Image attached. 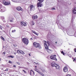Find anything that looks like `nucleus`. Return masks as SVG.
<instances>
[{"mask_svg":"<svg viewBox=\"0 0 76 76\" xmlns=\"http://www.w3.org/2000/svg\"><path fill=\"white\" fill-rule=\"evenodd\" d=\"M76 10L75 9H74L72 10V12H73V13H74V14H76V12H75V11L76 12Z\"/></svg>","mask_w":76,"mask_h":76,"instance_id":"obj_19","label":"nucleus"},{"mask_svg":"<svg viewBox=\"0 0 76 76\" xmlns=\"http://www.w3.org/2000/svg\"><path fill=\"white\" fill-rule=\"evenodd\" d=\"M29 56L30 57V56H31V53H29Z\"/></svg>","mask_w":76,"mask_h":76,"instance_id":"obj_42","label":"nucleus"},{"mask_svg":"<svg viewBox=\"0 0 76 76\" xmlns=\"http://www.w3.org/2000/svg\"><path fill=\"white\" fill-rule=\"evenodd\" d=\"M22 41L24 44H25L26 45H28L29 43V40L26 38H24L22 39Z\"/></svg>","mask_w":76,"mask_h":76,"instance_id":"obj_3","label":"nucleus"},{"mask_svg":"<svg viewBox=\"0 0 76 76\" xmlns=\"http://www.w3.org/2000/svg\"><path fill=\"white\" fill-rule=\"evenodd\" d=\"M1 6H2V4H0V7H1Z\"/></svg>","mask_w":76,"mask_h":76,"instance_id":"obj_43","label":"nucleus"},{"mask_svg":"<svg viewBox=\"0 0 76 76\" xmlns=\"http://www.w3.org/2000/svg\"><path fill=\"white\" fill-rule=\"evenodd\" d=\"M2 3L6 5V6H8L10 4V2L9 1H7L5 0H3L2 1Z\"/></svg>","mask_w":76,"mask_h":76,"instance_id":"obj_5","label":"nucleus"},{"mask_svg":"<svg viewBox=\"0 0 76 76\" xmlns=\"http://www.w3.org/2000/svg\"><path fill=\"white\" fill-rule=\"evenodd\" d=\"M33 44V46L36 48H38L39 49L41 48V46H40L39 44L37 43L36 42H34Z\"/></svg>","mask_w":76,"mask_h":76,"instance_id":"obj_2","label":"nucleus"},{"mask_svg":"<svg viewBox=\"0 0 76 76\" xmlns=\"http://www.w3.org/2000/svg\"><path fill=\"white\" fill-rule=\"evenodd\" d=\"M30 40H32H32H33V39H32V38H30Z\"/></svg>","mask_w":76,"mask_h":76,"instance_id":"obj_40","label":"nucleus"},{"mask_svg":"<svg viewBox=\"0 0 76 76\" xmlns=\"http://www.w3.org/2000/svg\"><path fill=\"white\" fill-rule=\"evenodd\" d=\"M52 10H56L55 8H52Z\"/></svg>","mask_w":76,"mask_h":76,"instance_id":"obj_36","label":"nucleus"},{"mask_svg":"<svg viewBox=\"0 0 76 76\" xmlns=\"http://www.w3.org/2000/svg\"><path fill=\"white\" fill-rule=\"evenodd\" d=\"M4 22H6V21H4Z\"/></svg>","mask_w":76,"mask_h":76,"instance_id":"obj_53","label":"nucleus"},{"mask_svg":"<svg viewBox=\"0 0 76 76\" xmlns=\"http://www.w3.org/2000/svg\"><path fill=\"white\" fill-rule=\"evenodd\" d=\"M17 63L18 64V65H20V63H19L17 62Z\"/></svg>","mask_w":76,"mask_h":76,"instance_id":"obj_38","label":"nucleus"},{"mask_svg":"<svg viewBox=\"0 0 76 76\" xmlns=\"http://www.w3.org/2000/svg\"><path fill=\"white\" fill-rule=\"evenodd\" d=\"M51 66L52 67H55L57 64H56V63L54 62H52L51 64Z\"/></svg>","mask_w":76,"mask_h":76,"instance_id":"obj_11","label":"nucleus"},{"mask_svg":"<svg viewBox=\"0 0 76 76\" xmlns=\"http://www.w3.org/2000/svg\"><path fill=\"white\" fill-rule=\"evenodd\" d=\"M21 68H24V69H25V68H24V67H21Z\"/></svg>","mask_w":76,"mask_h":76,"instance_id":"obj_46","label":"nucleus"},{"mask_svg":"<svg viewBox=\"0 0 76 76\" xmlns=\"http://www.w3.org/2000/svg\"><path fill=\"white\" fill-rule=\"evenodd\" d=\"M1 38L3 41H5V40L3 38V37L2 36H1Z\"/></svg>","mask_w":76,"mask_h":76,"instance_id":"obj_22","label":"nucleus"},{"mask_svg":"<svg viewBox=\"0 0 76 76\" xmlns=\"http://www.w3.org/2000/svg\"><path fill=\"white\" fill-rule=\"evenodd\" d=\"M1 19H2L3 20V19H4V17H1Z\"/></svg>","mask_w":76,"mask_h":76,"instance_id":"obj_27","label":"nucleus"},{"mask_svg":"<svg viewBox=\"0 0 76 76\" xmlns=\"http://www.w3.org/2000/svg\"><path fill=\"white\" fill-rule=\"evenodd\" d=\"M15 31H16V30H12V32H15Z\"/></svg>","mask_w":76,"mask_h":76,"instance_id":"obj_31","label":"nucleus"},{"mask_svg":"<svg viewBox=\"0 0 76 76\" xmlns=\"http://www.w3.org/2000/svg\"><path fill=\"white\" fill-rule=\"evenodd\" d=\"M44 0H38V1L39 3L37 4V7H41L42 6V4H41V3L43 2Z\"/></svg>","mask_w":76,"mask_h":76,"instance_id":"obj_4","label":"nucleus"},{"mask_svg":"<svg viewBox=\"0 0 76 76\" xmlns=\"http://www.w3.org/2000/svg\"><path fill=\"white\" fill-rule=\"evenodd\" d=\"M21 54H25V53H24L23 51L21 50Z\"/></svg>","mask_w":76,"mask_h":76,"instance_id":"obj_23","label":"nucleus"},{"mask_svg":"<svg viewBox=\"0 0 76 76\" xmlns=\"http://www.w3.org/2000/svg\"><path fill=\"white\" fill-rule=\"evenodd\" d=\"M64 72H68V69L67 68L66 66H65L64 68Z\"/></svg>","mask_w":76,"mask_h":76,"instance_id":"obj_12","label":"nucleus"},{"mask_svg":"<svg viewBox=\"0 0 76 76\" xmlns=\"http://www.w3.org/2000/svg\"><path fill=\"white\" fill-rule=\"evenodd\" d=\"M14 54L16 55V53H14Z\"/></svg>","mask_w":76,"mask_h":76,"instance_id":"obj_47","label":"nucleus"},{"mask_svg":"<svg viewBox=\"0 0 76 76\" xmlns=\"http://www.w3.org/2000/svg\"><path fill=\"white\" fill-rule=\"evenodd\" d=\"M55 67H56V69H60V66L56 64L55 66Z\"/></svg>","mask_w":76,"mask_h":76,"instance_id":"obj_15","label":"nucleus"},{"mask_svg":"<svg viewBox=\"0 0 76 76\" xmlns=\"http://www.w3.org/2000/svg\"><path fill=\"white\" fill-rule=\"evenodd\" d=\"M75 9H76V8H75Z\"/></svg>","mask_w":76,"mask_h":76,"instance_id":"obj_56","label":"nucleus"},{"mask_svg":"<svg viewBox=\"0 0 76 76\" xmlns=\"http://www.w3.org/2000/svg\"><path fill=\"white\" fill-rule=\"evenodd\" d=\"M74 3H75V4H76V2H75Z\"/></svg>","mask_w":76,"mask_h":76,"instance_id":"obj_48","label":"nucleus"},{"mask_svg":"<svg viewBox=\"0 0 76 76\" xmlns=\"http://www.w3.org/2000/svg\"><path fill=\"white\" fill-rule=\"evenodd\" d=\"M10 22H13V20H10Z\"/></svg>","mask_w":76,"mask_h":76,"instance_id":"obj_28","label":"nucleus"},{"mask_svg":"<svg viewBox=\"0 0 76 76\" xmlns=\"http://www.w3.org/2000/svg\"><path fill=\"white\" fill-rule=\"evenodd\" d=\"M8 28H9V26L8 25H7L6 26Z\"/></svg>","mask_w":76,"mask_h":76,"instance_id":"obj_33","label":"nucleus"},{"mask_svg":"<svg viewBox=\"0 0 76 76\" xmlns=\"http://www.w3.org/2000/svg\"><path fill=\"white\" fill-rule=\"evenodd\" d=\"M32 25H35V23H34V21H32Z\"/></svg>","mask_w":76,"mask_h":76,"instance_id":"obj_24","label":"nucleus"},{"mask_svg":"<svg viewBox=\"0 0 76 76\" xmlns=\"http://www.w3.org/2000/svg\"><path fill=\"white\" fill-rule=\"evenodd\" d=\"M21 25L22 26H25L27 25L26 24V22H24L23 21H22L20 22Z\"/></svg>","mask_w":76,"mask_h":76,"instance_id":"obj_8","label":"nucleus"},{"mask_svg":"<svg viewBox=\"0 0 76 76\" xmlns=\"http://www.w3.org/2000/svg\"><path fill=\"white\" fill-rule=\"evenodd\" d=\"M56 57V55H52L50 56V58L52 60H54L56 61H57V59Z\"/></svg>","mask_w":76,"mask_h":76,"instance_id":"obj_6","label":"nucleus"},{"mask_svg":"<svg viewBox=\"0 0 76 76\" xmlns=\"http://www.w3.org/2000/svg\"><path fill=\"white\" fill-rule=\"evenodd\" d=\"M12 1H13V2H15V0H12Z\"/></svg>","mask_w":76,"mask_h":76,"instance_id":"obj_44","label":"nucleus"},{"mask_svg":"<svg viewBox=\"0 0 76 76\" xmlns=\"http://www.w3.org/2000/svg\"><path fill=\"white\" fill-rule=\"evenodd\" d=\"M33 19H38V17L37 15L34 16L32 17Z\"/></svg>","mask_w":76,"mask_h":76,"instance_id":"obj_14","label":"nucleus"},{"mask_svg":"<svg viewBox=\"0 0 76 76\" xmlns=\"http://www.w3.org/2000/svg\"><path fill=\"white\" fill-rule=\"evenodd\" d=\"M14 70H12V71H13Z\"/></svg>","mask_w":76,"mask_h":76,"instance_id":"obj_55","label":"nucleus"},{"mask_svg":"<svg viewBox=\"0 0 76 76\" xmlns=\"http://www.w3.org/2000/svg\"><path fill=\"white\" fill-rule=\"evenodd\" d=\"M8 71V69H6L5 70V71Z\"/></svg>","mask_w":76,"mask_h":76,"instance_id":"obj_37","label":"nucleus"},{"mask_svg":"<svg viewBox=\"0 0 76 76\" xmlns=\"http://www.w3.org/2000/svg\"><path fill=\"white\" fill-rule=\"evenodd\" d=\"M44 46L45 49H47V51L49 53H50L52 51V50L48 49V46H49V43L48 42H47L45 41H44Z\"/></svg>","mask_w":76,"mask_h":76,"instance_id":"obj_1","label":"nucleus"},{"mask_svg":"<svg viewBox=\"0 0 76 76\" xmlns=\"http://www.w3.org/2000/svg\"><path fill=\"white\" fill-rule=\"evenodd\" d=\"M9 63H10V64H12V61H9Z\"/></svg>","mask_w":76,"mask_h":76,"instance_id":"obj_29","label":"nucleus"},{"mask_svg":"<svg viewBox=\"0 0 76 76\" xmlns=\"http://www.w3.org/2000/svg\"><path fill=\"white\" fill-rule=\"evenodd\" d=\"M37 66H35V67L36 68H37Z\"/></svg>","mask_w":76,"mask_h":76,"instance_id":"obj_49","label":"nucleus"},{"mask_svg":"<svg viewBox=\"0 0 76 76\" xmlns=\"http://www.w3.org/2000/svg\"><path fill=\"white\" fill-rule=\"evenodd\" d=\"M3 27L1 26L0 25V28H1V29L2 30V29H3Z\"/></svg>","mask_w":76,"mask_h":76,"instance_id":"obj_25","label":"nucleus"},{"mask_svg":"<svg viewBox=\"0 0 76 76\" xmlns=\"http://www.w3.org/2000/svg\"><path fill=\"white\" fill-rule=\"evenodd\" d=\"M16 10L18 11H22V12H23V9L21 8L20 7H18L16 8Z\"/></svg>","mask_w":76,"mask_h":76,"instance_id":"obj_7","label":"nucleus"},{"mask_svg":"<svg viewBox=\"0 0 76 76\" xmlns=\"http://www.w3.org/2000/svg\"><path fill=\"white\" fill-rule=\"evenodd\" d=\"M33 8H34V6H33L32 5H31L30 6V7H28V9H30V10H32Z\"/></svg>","mask_w":76,"mask_h":76,"instance_id":"obj_13","label":"nucleus"},{"mask_svg":"<svg viewBox=\"0 0 76 76\" xmlns=\"http://www.w3.org/2000/svg\"><path fill=\"white\" fill-rule=\"evenodd\" d=\"M75 59H74V60H75Z\"/></svg>","mask_w":76,"mask_h":76,"instance_id":"obj_54","label":"nucleus"},{"mask_svg":"<svg viewBox=\"0 0 76 76\" xmlns=\"http://www.w3.org/2000/svg\"><path fill=\"white\" fill-rule=\"evenodd\" d=\"M14 47H17V45H14Z\"/></svg>","mask_w":76,"mask_h":76,"instance_id":"obj_41","label":"nucleus"},{"mask_svg":"<svg viewBox=\"0 0 76 76\" xmlns=\"http://www.w3.org/2000/svg\"><path fill=\"white\" fill-rule=\"evenodd\" d=\"M15 51H16V50H15Z\"/></svg>","mask_w":76,"mask_h":76,"instance_id":"obj_52","label":"nucleus"},{"mask_svg":"<svg viewBox=\"0 0 76 76\" xmlns=\"http://www.w3.org/2000/svg\"><path fill=\"white\" fill-rule=\"evenodd\" d=\"M32 32H33V33H34V34H35L37 36H38V34H37V33L35 31H34L33 30H32Z\"/></svg>","mask_w":76,"mask_h":76,"instance_id":"obj_16","label":"nucleus"},{"mask_svg":"<svg viewBox=\"0 0 76 76\" xmlns=\"http://www.w3.org/2000/svg\"><path fill=\"white\" fill-rule=\"evenodd\" d=\"M8 57H9V58L11 57V58H14V56H12V55H10V56H8Z\"/></svg>","mask_w":76,"mask_h":76,"instance_id":"obj_21","label":"nucleus"},{"mask_svg":"<svg viewBox=\"0 0 76 76\" xmlns=\"http://www.w3.org/2000/svg\"><path fill=\"white\" fill-rule=\"evenodd\" d=\"M74 51L75 52H76V48H74Z\"/></svg>","mask_w":76,"mask_h":76,"instance_id":"obj_35","label":"nucleus"},{"mask_svg":"<svg viewBox=\"0 0 76 76\" xmlns=\"http://www.w3.org/2000/svg\"><path fill=\"white\" fill-rule=\"evenodd\" d=\"M66 76H71V75H67Z\"/></svg>","mask_w":76,"mask_h":76,"instance_id":"obj_39","label":"nucleus"},{"mask_svg":"<svg viewBox=\"0 0 76 76\" xmlns=\"http://www.w3.org/2000/svg\"><path fill=\"white\" fill-rule=\"evenodd\" d=\"M5 54H6L5 52H4L3 53V54L4 55H5Z\"/></svg>","mask_w":76,"mask_h":76,"instance_id":"obj_32","label":"nucleus"},{"mask_svg":"<svg viewBox=\"0 0 76 76\" xmlns=\"http://www.w3.org/2000/svg\"><path fill=\"white\" fill-rule=\"evenodd\" d=\"M22 50H17V53L18 54H21Z\"/></svg>","mask_w":76,"mask_h":76,"instance_id":"obj_17","label":"nucleus"},{"mask_svg":"<svg viewBox=\"0 0 76 76\" xmlns=\"http://www.w3.org/2000/svg\"><path fill=\"white\" fill-rule=\"evenodd\" d=\"M1 61V59L0 58V61Z\"/></svg>","mask_w":76,"mask_h":76,"instance_id":"obj_51","label":"nucleus"},{"mask_svg":"<svg viewBox=\"0 0 76 76\" xmlns=\"http://www.w3.org/2000/svg\"><path fill=\"white\" fill-rule=\"evenodd\" d=\"M30 74L31 76H34L35 75V72H34L33 70H31Z\"/></svg>","mask_w":76,"mask_h":76,"instance_id":"obj_9","label":"nucleus"},{"mask_svg":"<svg viewBox=\"0 0 76 76\" xmlns=\"http://www.w3.org/2000/svg\"><path fill=\"white\" fill-rule=\"evenodd\" d=\"M23 72H24V73H26V71H25V70L24 69H23Z\"/></svg>","mask_w":76,"mask_h":76,"instance_id":"obj_26","label":"nucleus"},{"mask_svg":"<svg viewBox=\"0 0 76 76\" xmlns=\"http://www.w3.org/2000/svg\"><path fill=\"white\" fill-rule=\"evenodd\" d=\"M35 71H36V72H37V73H39V71L38 70V69H37V68H35Z\"/></svg>","mask_w":76,"mask_h":76,"instance_id":"obj_20","label":"nucleus"},{"mask_svg":"<svg viewBox=\"0 0 76 76\" xmlns=\"http://www.w3.org/2000/svg\"><path fill=\"white\" fill-rule=\"evenodd\" d=\"M3 48H5V46H3Z\"/></svg>","mask_w":76,"mask_h":76,"instance_id":"obj_45","label":"nucleus"},{"mask_svg":"<svg viewBox=\"0 0 76 76\" xmlns=\"http://www.w3.org/2000/svg\"><path fill=\"white\" fill-rule=\"evenodd\" d=\"M61 53L62 54H63V55H64V52H63V51H62Z\"/></svg>","mask_w":76,"mask_h":76,"instance_id":"obj_30","label":"nucleus"},{"mask_svg":"<svg viewBox=\"0 0 76 76\" xmlns=\"http://www.w3.org/2000/svg\"><path fill=\"white\" fill-rule=\"evenodd\" d=\"M13 67H15V68H16V66L15 65H14L13 66Z\"/></svg>","mask_w":76,"mask_h":76,"instance_id":"obj_34","label":"nucleus"},{"mask_svg":"<svg viewBox=\"0 0 76 76\" xmlns=\"http://www.w3.org/2000/svg\"><path fill=\"white\" fill-rule=\"evenodd\" d=\"M39 73L40 75H42V76H44V74H43L42 73L40 72H39Z\"/></svg>","mask_w":76,"mask_h":76,"instance_id":"obj_18","label":"nucleus"},{"mask_svg":"<svg viewBox=\"0 0 76 76\" xmlns=\"http://www.w3.org/2000/svg\"><path fill=\"white\" fill-rule=\"evenodd\" d=\"M5 9V8L4 7L0 8V12H4Z\"/></svg>","mask_w":76,"mask_h":76,"instance_id":"obj_10","label":"nucleus"},{"mask_svg":"<svg viewBox=\"0 0 76 76\" xmlns=\"http://www.w3.org/2000/svg\"><path fill=\"white\" fill-rule=\"evenodd\" d=\"M55 43H56V44H57V42H55Z\"/></svg>","mask_w":76,"mask_h":76,"instance_id":"obj_50","label":"nucleus"}]
</instances>
